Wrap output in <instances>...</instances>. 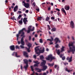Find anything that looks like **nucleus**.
<instances>
[{"mask_svg": "<svg viewBox=\"0 0 75 75\" xmlns=\"http://www.w3.org/2000/svg\"><path fill=\"white\" fill-rule=\"evenodd\" d=\"M56 10H57V11H58L59 12L60 11V10H59V9L58 8H56Z\"/></svg>", "mask_w": 75, "mask_h": 75, "instance_id": "43", "label": "nucleus"}, {"mask_svg": "<svg viewBox=\"0 0 75 75\" xmlns=\"http://www.w3.org/2000/svg\"><path fill=\"white\" fill-rule=\"evenodd\" d=\"M12 56H15L17 58H19L21 56L20 55H18V53L17 52H14L12 54Z\"/></svg>", "mask_w": 75, "mask_h": 75, "instance_id": "4", "label": "nucleus"}, {"mask_svg": "<svg viewBox=\"0 0 75 75\" xmlns=\"http://www.w3.org/2000/svg\"><path fill=\"white\" fill-rule=\"evenodd\" d=\"M54 41L55 42V44H57L58 42H59V43L61 42V41L59 40V38H55L54 39Z\"/></svg>", "mask_w": 75, "mask_h": 75, "instance_id": "6", "label": "nucleus"}, {"mask_svg": "<svg viewBox=\"0 0 75 75\" xmlns=\"http://www.w3.org/2000/svg\"><path fill=\"white\" fill-rule=\"evenodd\" d=\"M13 20H16H16H16V19L15 18V16H13Z\"/></svg>", "mask_w": 75, "mask_h": 75, "instance_id": "48", "label": "nucleus"}, {"mask_svg": "<svg viewBox=\"0 0 75 75\" xmlns=\"http://www.w3.org/2000/svg\"><path fill=\"white\" fill-rule=\"evenodd\" d=\"M35 37H38V35H37V34H35Z\"/></svg>", "mask_w": 75, "mask_h": 75, "instance_id": "57", "label": "nucleus"}, {"mask_svg": "<svg viewBox=\"0 0 75 75\" xmlns=\"http://www.w3.org/2000/svg\"><path fill=\"white\" fill-rule=\"evenodd\" d=\"M31 69L32 70V71H33V73L34 74L35 73V72L34 71V69L33 68V66H30Z\"/></svg>", "mask_w": 75, "mask_h": 75, "instance_id": "25", "label": "nucleus"}, {"mask_svg": "<svg viewBox=\"0 0 75 75\" xmlns=\"http://www.w3.org/2000/svg\"><path fill=\"white\" fill-rule=\"evenodd\" d=\"M42 61L43 62H42L40 64V66L41 67L45 66L46 64V61L45 60H42Z\"/></svg>", "mask_w": 75, "mask_h": 75, "instance_id": "9", "label": "nucleus"}, {"mask_svg": "<svg viewBox=\"0 0 75 75\" xmlns=\"http://www.w3.org/2000/svg\"><path fill=\"white\" fill-rule=\"evenodd\" d=\"M50 10H51V7L50 6V7L48 8V11H49Z\"/></svg>", "mask_w": 75, "mask_h": 75, "instance_id": "49", "label": "nucleus"}, {"mask_svg": "<svg viewBox=\"0 0 75 75\" xmlns=\"http://www.w3.org/2000/svg\"><path fill=\"white\" fill-rule=\"evenodd\" d=\"M28 67V64H26L25 66H24V68L25 69V70H27V68Z\"/></svg>", "mask_w": 75, "mask_h": 75, "instance_id": "21", "label": "nucleus"}, {"mask_svg": "<svg viewBox=\"0 0 75 75\" xmlns=\"http://www.w3.org/2000/svg\"><path fill=\"white\" fill-rule=\"evenodd\" d=\"M54 67L55 68H57V65H55Z\"/></svg>", "mask_w": 75, "mask_h": 75, "instance_id": "54", "label": "nucleus"}, {"mask_svg": "<svg viewBox=\"0 0 75 75\" xmlns=\"http://www.w3.org/2000/svg\"><path fill=\"white\" fill-rule=\"evenodd\" d=\"M17 10H18V6L16 5L14 8L13 11L14 12H16Z\"/></svg>", "mask_w": 75, "mask_h": 75, "instance_id": "16", "label": "nucleus"}, {"mask_svg": "<svg viewBox=\"0 0 75 75\" xmlns=\"http://www.w3.org/2000/svg\"><path fill=\"white\" fill-rule=\"evenodd\" d=\"M47 68V66H43L42 67V71H45Z\"/></svg>", "mask_w": 75, "mask_h": 75, "instance_id": "15", "label": "nucleus"}, {"mask_svg": "<svg viewBox=\"0 0 75 75\" xmlns=\"http://www.w3.org/2000/svg\"><path fill=\"white\" fill-rule=\"evenodd\" d=\"M48 65L49 67H53L54 65V63H53L52 64L48 63Z\"/></svg>", "mask_w": 75, "mask_h": 75, "instance_id": "19", "label": "nucleus"}, {"mask_svg": "<svg viewBox=\"0 0 75 75\" xmlns=\"http://www.w3.org/2000/svg\"><path fill=\"white\" fill-rule=\"evenodd\" d=\"M62 59L63 60V61H64V60H65V57L63 56L62 58Z\"/></svg>", "mask_w": 75, "mask_h": 75, "instance_id": "35", "label": "nucleus"}, {"mask_svg": "<svg viewBox=\"0 0 75 75\" xmlns=\"http://www.w3.org/2000/svg\"><path fill=\"white\" fill-rule=\"evenodd\" d=\"M47 26L49 28V30H51V28H50V25H47Z\"/></svg>", "mask_w": 75, "mask_h": 75, "instance_id": "41", "label": "nucleus"}, {"mask_svg": "<svg viewBox=\"0 0 75 75\" xmlns=\"http://www.w3.org/2000/svg\"><path fill=\"white\" fill-rule=\"evenodd\" d=\"M38 47H40V46H37L35 48V52L36 54H39L38 55V56L40 55L41 53H43L45 51L44 47H43L42 50H40V48H38Z\"/></svg>", "mask_w": 75, "mask_h": 75, "instance_id": "2", "label": "nucleus"}, {"mask_svg": "<svg viewBox=\"0 0 75 75\" xmlns=\"http://www.w3.org/2000/svg\"><path fill=\"white\" fill-rule=\"evenodd\" d=\"M72 59V56H71L70 58L69 59V62H71Z\"/></svg>", "mask_w": 75, "mask_h": 75, "instance_id": "28", "label": "nucleus"}, {"mask_svg": "<svg viewBox=\"0 0 75 75\" xmlns=\"http://www.w3.org/2000/svg\"><path fill=\"white\" fill-rule=\"evenodd\" d=\"M19 24H23V21H19Z\"/></svg>", "mask_w": 75, "mask_h": 75, "instance_id": "37", "label": "nucleus"}, {"mask_svg": "<svg viewBox=\"0 0 75 75\" xmlns=\"http://www.w3.org/2000/svg\"><path fill=\"white\" fill-rule=\"evenodd\" d=\"M10 50L12 51H14L15 50V47L14 45L10 46Z\"/></svg>", "mask_w": 75, "mask_h": 75, "instance_id": "12", "label": "nucleus"}, {"mask_svg": "<svg viewBox=\"0 0 75 75\" xmlns=\"http://www.w3.org/2000/svg\"><path fill=\"white\" fill-rule=\"evenodd\" d=\"M69 50H70V48H71V49L73 47H75L73 45V43L72 42H69Z\"/></svg>", "mask_w": 75, "mask_h": 75, "instance_id": "8", "label": "nucleus"}, {"mask_svg": "<svg viewBox=\"0 0 75 75\" xmlns=\"http://www.w3.org/2000/svg\"><path fill=\"white\" fill-rule=\"evenodd\" d=\"M18 13L19 14H21V13H22L21 11H18Z\"/></svg>", "mask_w": 75, "mask_h": 75, "instance_id": "45", "label": "nucleus"}, {"mask_svg": "<svg viewBox=\"0 0 75 75\" xmlns=\"http://www.w3.org/2000/svg\"><path fill=\"white\" fill-rule=\"evenodd\" d=\"M23 31H26V30H25V28H23L21 30H20L18 33V34L16 35V37H17V41L18 40V38L19 37V34H21V37H22L21 39V43L22 45H24V42L23 41V38L25 37V36L24 35L25 33Z\"/></svg>", "mask_w": 75, "mask_h": 75, "instance_id": "1", "label": "nucleus"}, {"mask_svg": "<svg viewBox=\"0 0 75 75\" xmlns=\"http://www.w3.org/2000/svg\"><path fill=\"white\" fill-rule=\"evenodd\" d=\"M57 14L58 15V16H59V14H60V12H58L57 13Z\"/></svg>", "mask_w": 75, "mask_h": 75, "instance_id": "62", "label": "nucleus"}, {"mask_svg": "<svg viewBox=\"0 0 75 75\" xmlns=\"http://www.w3.org/2000/svg\"><path fill=\"white\" fill-rule=\"evenodd\" d=\"M35 69H36V70H38L37 72H41V71H42V69H40L38 68H35Z\"/></svg>", "mask_w": 75, "mask_h": 75, "instance_id": "20", "label": "nucleus"}, {"mask_svg": "<svg viewBox=\"0 0 75 75\" xmlns=\"http://www.w3.org/2000/svg\"><path fill=\"white\" fill-rule=\"evenodd\" d=\"M51 18V20H54V19H55V17H52Z\"/></svg>", "mask_w": 75, "mask_h": 75, "instance_id": "46", "label": "nucleus"}, {"mask_svg": "<svg viewBox=\"0 0 75 75\" xmlns=\"http://www.w3.org/2000/svg\"><path fill=\"white\" fill-rule=\"evenodd\" d=\"M70 25L71 28H74L75 27V25H74V23L73 21H71L70 23Z\"/></svg>", "mask_w": 75, "mask_h": 75, "instance_id": "7", "label": "nucleus"}, {"mask_svg": "<svg viewBox=\"0 0 75 75\" xmlns=\"http://www.w3.org/2000/svg\"><path fill=\"white\" fill-rule=\"evenodd\" d=\"M20 47H21V48H24V46H23V45H21L20 46Z\"/></svg>", "mask_w": 75, "mask_h": 75, "instance_id": "47", "label": "nucleus"}, {"mask_svg": "<svg viewBox=\"0 0 75 75\" xmlns=\"http://www.w3.org/2000/svg\"><path fill=\"white\" fill-rule=\"evenodd\" d=\"M29 62H32V61L31 60L29 59Z\"/></svg>", "mask_w": 75, "mask_h": 75, "instance_id": "51", "label": "nucleus"}, {"mask_svg": "<svg viewBox=\"0 0 75 75\" xmlns=\"http://www.w3.org/2000/svg\"><path fill=\"white\" fill-rule=\"evenodd\" d=\"M59 46V45H58V44H56V45L55 46L56 48H58Z\"/></svg>", "mask_w": 75, "mask_h": 75, "instance_id": "40", "label": "nucleus"}, {"mask_svg": "<svg viewBox=\"0 0 75 75\" xmlns=\"http://www.w3.org/2000/svg\"><path fill=\"white\" fill-rule=\"evenodd\" d=\"M51 14H53V11H52L50 12Z\"/></svg>", "mask_w": 75, "mask_h": 75, "instance_id": "63", "label": "nucleus"}, {"mask_svg": "<svg viewBox=\"0 0 75 75\" xmlns=\"http://www.w3.org/2000/svg\"><path fill=\"white\" fill-rule=\"evenodd\" d=\"M39 41L40 43H42V42H43L42 41V39H40Z\"/></svg>", "mask_w": 75, "mask_h": 75, "instance_id": "36", "label": "nucleus"}, {"mask_svg": "<svg viewBox=\"0 0 75 75\" xmlns=\"http://www.w3.org/2000/svg\"><path fill=\"white\" fill-rule=\"evenodd\" d=\"M29 11H28V10H26V11H25V12L26 13H28V12H29Z\"/></svg>", "mask_w": 75, "mask_h": 75, "instance_id": "55", "label": "nucleus"}, {"mask_svg": "<svg viewBox=\"0 0 75 75\" xmlns=\"http://www.w3.org/2000/svg\"><path fill=\"white\" fill-rule=\"evenodd\" d=\"M47 60L48 61H50V59H51V61L52 60V59H54L55 57H52V55H50L48 56V57L46 58Z\"/></svg>", "mask_w": 75, "mask_h": 75, "instance_id": "3", "label": "nucleus"}, {"mask_svg": "<svg viewBox=\"0 0 75 75\" xmlns=\"http://www.w3.org/2000/svg\"><path fill=\"white\" fill-rule=\"evenodd\" d=\"M65 70L66 71H67L68 72H71V71H72V70H68L67 68H66Z\"/></svg>", "mask_w": 75, "mask_h": 75, "instance_id": "24", "label": "nucleus"}, {"mask_svg": "<svg viewBox=\"0 0 75 75\" xmlns=\"http://www.w3.org/2000/svg\"><path fill=\"white\" fill-rule=\"evenodd\" d=\"M22 17V16H21V15H19L18 17V20H20V18Z\"/></svg>", "mask_w": 75, "mask_h": 75, "instance_id": "34", "label": "nucleus"}, {"mask_svg": "<svg viewBox=\"0 0 75 75\" xmlns=\"http://www.w3.org/2000/svg\"><path fill=\"white\" fill-rule=\"evenodd\" d=\"M33 5L34 6H35V3H33Z\"/></svg>", "mask_w": 75, "mask_h": 75, "instance_id": "56", "label": "nucleus"}, {"mask_svg": "<svg viewBox=\"0 0 75 75\" xmlns=\"http://www.w3.org/2000/svg\"><path fill=\"white\" fill-rule=\"evenodd\" d=\"M62 55H64V54H61L60 55H59V57L60 58H62Z\"/></svg>", "mask_w": 75, "mask_h": 75, "instance_id": "42", "label": "nucleus"}, {"mask_svg": "<svg viewBox=\"0 0 75 75\" xmlns=\"http://www.w3.org/2000/svg\"><path fill=\"white\" fill-rule=\"evenodd\" d=\"M31 31V30H29L28 29L27 31V33L28 34L29 33H30V31Z\"/></svg>", "mask_w": 75, "mask_h": 75, "instance_id": "38", "label": "nucleus"}, {"mask_svg": "<svg viewBox=\"0 0 75 75\" xmlns=\"http://www.w3.org/2000/svg\"><path fill=\"white\" fill-rule=\"evenodd\" d=\"M33 57L34 58H36V57H37V56L35 55H34L33 56Z\"/></svg>", "mask_w": 75, "mask_h": 75, "instance_id": "52", "label": "nucleus"}, {"mask_svg": "<svg viewBox=\"0 0 75 75\" xmlns=\"http://www.w3.org/2000/svg\"><path fill=\"white\" fill-rule=\"evenodd\" d=\"M34 67H38V65H37V64H35L34 65Z\"/></svg>", "mask_w": 75, "mask_h": 75, "instance_id": "50", "label": "nucleus"}, {"mask_svg": "<svg viewBox=\"0 0 75 75\" xmlns=\"http://www.w3.org/2000/svg\"><path fill=\"white\" fill-rule=\"evenodd\" d=\"M23 15L24 16V17H26V16H27V15H26V14L25 13H23Z\"/></svg>", "mask_w": 75, "mask_h": 75, "instance_id": "61", "label": "nucleus"}, {"mask_svg": "<svg viewBox=\"0 0 75 75\" xmlns=\"http://www.w3.org/2000/svg\"><path fill=\"white\" fill-rule=\"evenodd\" d=\"M40 58L41 60H42V59H44V56L43 55H42L40 56Z\"/></svg>", "mask_w": 75, "mask_h": 75, "instance_id": "30", "label": "nucleus"}, {"mask_svg": "<svg viewBox=\"0 0 75 75\" xmlns=\"http://www.w3.org/2000/svg\"><path fill=\"white\" fill-rule=\"evenodd\" d=\"M31 26H30L28 28V30H31V31H33L34 30V27H33V29H31Z\"/></svg>", "mask_w": 75, "mask_h": 75, "instance_id": "13", "label": "nucleus"}, {"mask_svg": "<svg viewBox=\"0 0 75 75\" xmlns=\"http://www.w3.org/2000/svg\"><path fill=\"white\" fill-rule=\"evenodd\" d=\"M41 18H42V17H38L37 18V20H38V21H39V20L40 21H41Z\"/></svg>", "mask_w": 75, "mask_h": 75, "instance_id": "27", "label": "nucleus"}, {"mask_svg": "<svg viewBox=\"0 0 75 75\" xmlns=\"http://www.w3.org/2000/svg\"><path fill=\"white\" fill-rule=\"evenodd\" d=\"M23 61H24V63H25V64H26V65L28 64V61L26 59H24Z\"/></svg>", "mask_w": 75, "mask_h": 75, "instance_id": "18", "label": "nucleus"}, {"mask_svg": "<svg viewBox=\"0 0 75 75\" xmlns=\"http://www.w3.org/2000/svg\"><path fill=\"white\" fill-rule=\"evenodd\" d=\"M57 53L58 55H60V52L59 51V50H57Z\"/></svg>", "mask_w": 75, "mask_h": 75, "instance_id": "32", "label": "nucleus"}, {"mask_svg": "<svg viewBox=\"0 0 75 75\" xmlns=\"http://www.w3.org/2000/svg\"><path fill=\"white\" fill-rule=\"evenodd\" d=\"M51 39H47V41H49L50 42H52L54 40V38L52 36H50Z\"/></svg>", "mask_w": 75, "mask_h": 75, "instance_id": "14", "label": "nucleus"}, {"mask_svg": "<svg viewBox=\"0 0 75 75\" xmlns=\"http://www.w3.org/2000/svg\"><path fill=\"white\" fill-rule=\"evenodd\" d=\"M10 11H11V7H8Z\"/></svg>", "mask_w": 75, "mask_h": 75, "instance_id": "59", "label": "nucleus"}, {"mask_svg": "<svg viewBox=\"0 0 75 75\" xmlns=\"http://www.w3.org/2000/svg\"><path fill=\"white\" fill-rule=\"evenodd\" d=\"M50 45H52V44H53V42H50Z\"/></svg>", "mask_w": 75, "mask_h": 75, "instance_id": "58", "label": "nucleus"}, {"mask_svg": "<svg viewBox=\"0 0 75 75\" xmlns=\"http://www.w3.org/2000/svg\"><path fill=\"white\" fill-rule=\"evenodd\" d=\"M62 11H63V13H64V14H65V15H67V13H66V12L65 11V10L64 8H62Z\"/></svg>", "mask_w": 75, "mask_h": 75, "instance_id": "23", "label": "nucleus"}, {"mask_svg": "<svg viewBox=\"0 0 75 75\" xmlns=\"http://www.w3.org/2000/svg\"><path fill=\"white\" fill-rule=\"evenodd\" d=\"M27 18L25 17L23 19V22L25 24H27L26 22H28V21L27 20Z\"/></svg>", "mask_w": 75, "mask_h": 75, "instance_id": "10", "label": "nucleus"}, {"mask_svg": "<svg viewBox=\"0 0 75 75\" xmlns=\"http://www.w3.org/2000/svg\"><path fill=\"white\" fill-rule=\"evenodd\" d=\"M50 19V18L49 17H47L46 18L45 20L46 21H48V20H49Z\"/></svg>", "mask_w": 75, "mask_h": 75, "instance_id": "33", "label": "nucleus"}, {"mask_svg": "<svg viewBox=\"0 0 75 75\" xmlns=\"http://www.w3.org/2000/svg\"><path fill=\"white\" fill-rule=\"evenodd\" d=\"M23 55L26 58H28V53L24 51L23 53Z\"/></svg>", "mask_w": 75, "mask_h": 75, "instance_id": "11", "label": "nucleus"}, {"mask_svg": "<svg viewBox=\"0 0 75 75\" xmlns=\"http://www.w3.org/2000/svg\"><path fill=\"white\" fill-rule=\"evenodd\" d=\"M31 39V36H29V40L30 41Z\"/></svg>", "mask_w": 75, "mask_h": 75, "instance_id": "44", "label": "nucleus"}, {"mask_svg": "<svg viewBox=\"0 0 75 75\" xmlns=\"http://www.w3.org/2000/svg\"><path fill=\"white\" fill-rule=\"evenodd\" d=\"M15 48L16 49H19V47H18V46L16 45L15 47Z\"/></svg>", "mask_w": 75, "mask_h": 75, "instance_id": "39", "label": "nucleus"}, {"mask_svg": "<svg viewBox=\"0 0 75 75\" xmlns=\"http://www.w3.org/2000/svg\"><path fill=\"white\" fill-rule=\"evenodd\" d=\"M32 46V45L30 43H29L28 44V47L29 48H31V46Z\"/></svg>", "mask_w": 75, "mask_h": 75, "instance_id": "26", "label": "nucleus"}, {"mask_svg": "<svg viewBox=\"0 0 75 75\" xmlns=\"http://www.w3.org/2000/svg\"><path fill=\"white\" fill-rule=\"evenodd\" d=\"M64 8L66 10H69V6L66 5L64 7Z\"/></svg>", "mask_w": 75, "mask_h": 75, "instance_id": "17", "label": "nucleus"}, {"mask_svg": "<svg viewBox=\"0 0 75 75\" xmlns=\"http://www.w3.org/2000/svg\"><path fill=\"white\" fill-rule=\"evenodd\" d=\"M23 3L24 4V6L25 7V8H29V6H30V4H29V3H25L24 1H23Z\"/></svg>", "mask_w": 75, "mask_h": 75, "instance_id": "5", "label": "nucleus"}, {"mask_svg": "<svg viewBox=\"0 0 75 75\" xmlns=\"http://www.w3.org/2000/svg\"><path fill=\"white\" fill-rule=\"evenodd\" d=\"M69 58H70L69 57H68L67 58V60H69Z\"/></svg>", "mask_w": 75, "mask_h": 75, "instance_id": "53", "label": "nucleus"}, {"mask_svg": "<svg viewBox=\"0 0 75 75\" xmlns=\"http://www.w3.org/2000/svg\"><path fill=\"white\" fill-rule=\"evenodd\" d=\"M56 28H52V29L51 30V31H52V32H53L54 31H56Z\"/></svg>", "mask_w": 75, "mask_h": 75, "instance_id": "22", "label": "nucleus"}, {"mask_svg": "<svg viewBox=\"0 0 75 75\" xmlns=\"http://www.w3.org/2000/svg\"><path fill=\"white\" fill-rule=\"evenodd\" d=\"M37 11H40V9L38 8V9H36Z\"/></svg>", "mask_w": 75, "mask_h": 75, "instance_id": "60", "label": "nucleus"}, {"mask_svg": "<svg viewBox=\"0 0 75 75\" xmlns=\"http://www.w3.org/2000/svg\"><path fill=\"white\" fill-rule=\"evenodd\" d=\"M35 74L36 75H38V74L36 72L35 73Z\"/></svg>", "mask_w": 75, "mask_h": 75, "instance_id": "64", "label": "nucleus"}, {"mask_svg": "<svg viewBox=\"0 0 75 75\" xmlns=\"http://www.w3.org/2000/svg\"><path fill=\"white\" fill-rule=\"evenodd\" d=\"M64 48H65V47H64L62 46V47L61 49L62 52H63V51H65V50H64Z\"/></svg>", "mask_w": 75, "mask_h": 75, "instance_id": "29", "label": "nucleus"}, {"mask_svg": "<svg viewBox=\"0 0 75 75\" xmlns=\"http://www.w3.org/2000/svg\"><path fill=\"white\" fill-rule=\"evenodd\" d=\"M26 49L27 50V51L28 52H30V48H27V47H26Z\"/></svg>", "mask_w": 75, "mask_h": 75, "instance_id": "31", "label": "nucleus"}]
</instances>
